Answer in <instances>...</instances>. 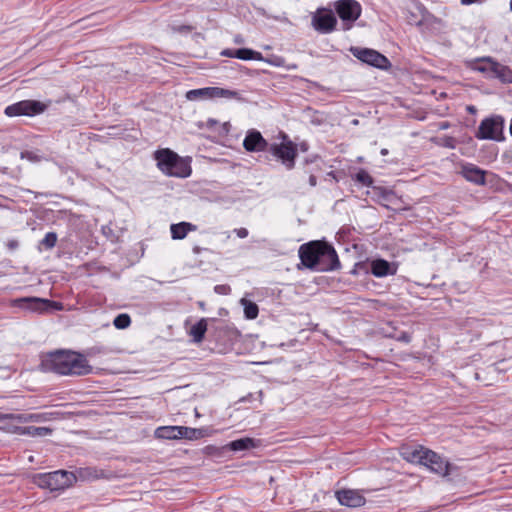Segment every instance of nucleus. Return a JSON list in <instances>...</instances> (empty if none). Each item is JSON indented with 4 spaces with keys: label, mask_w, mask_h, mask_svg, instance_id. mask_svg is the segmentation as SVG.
Returning a JSON list of instances; mask_svg holds the SVG:
<instances>
[{
    "label": "nucleus",
    "mask_w": 512,
    "mask_h": 512,
    "mask_svg": "<svg viewBox=\"0 0 512 512\" xmlns=\"http://www.w3.org/2000/svg\"><path fill=\"white\" fill-rule=\"evenodd\" d=\"M299 258L307 269L319 272L335 271L341 263L335 248L326 241H310L300 246Z\"/></svg>",
    "instance_id": "nucleus-1"
},
{
    "label": "nucleus",
    "mask_w": 512,
    "mask_h": 512,
    "mask_svg": "<svg viewBox=\"0 0 512 512\" xmlns=\"http://www.w3.org/2000/svg\"><path fill=\"white\" fill-rule=\"evenodd\" d=\"M40 367L44 372H54L59 375H87L92 367L80 353L70 351H55L45 355Z\"/></svg>",
    "instance_id": "nucleus-2"
},
{
    "label": "nucleus",
    "mask_w": 512,
    "mask_h": 512,
    "mask_svg": "<svg viewBox=\"0 0 512 512\" xmlns=\"http://www.w3.org/2000/svg\"><path fill=\"white\" fill-rule=\"evenodd\" d=\"M154 159L159 170L167 176L186 178L191 175L190 162L168 148L157 150Z\"/></svg>",
    "instance_id": "nucleus-3"
},
{
    "label": "nucleus",
    "mask_w": 512,
    "mask_h": 512,
    "mask_svg": "<svg viewBox=\"0 0 512 512\" xmlns=\"http://www.w3.org/2000/svg\"><path fill=\"white\" fill-rule=\"evenodd\" d=\"M76 480L72 472L57 470L49 473H40L34 477V482L40 488L50 491L64 490L70 487Z\"/></svg>",
    "instance_id": "nucleus-4"
},
{
    "label": "nucleus",
    "mask_w": 512,
    "mask_h": 512,
    "mask_svg": "<svg viewBox=\"0 0 512 512\" xmlns=\"http://www.w3.org/2000/svg\"><path fill=\"white\" fill-rule=\"evenodd\" d=\"M478 64L474 67L475 70L486 75L490 79H498L502 83H512V70L490 57H484L477 60Z\"/></svg>",
    "instance_id": "nucleus-5"
},
{
    "label": "nucleus",
    "mask_w": 512,
    "mask_h": 512,
    "mask_svg": "<svg viewBox=\"0 0 512 512\" xmlns=\"http://www.w3.org/2000/svg\"><path fill=\"white\" fill-rule=\"evenodd\" d=\"M48 107L38 100H22L7 106L4 113L8 117L29 116L33 117L42 114Z\"/></svg>",
    "instance_id": "nucleus-6"
},
{
    "label": "nucleus",
    "mask_w": 512,
    "mask_h": 512,
    "mask_svg": "<svg viewBox=\"0 0 512 512\" xmlns=\"http://www.w3.org/2000/svg\"><path fill=\"white\" fill-rule=\"evenodd\" d=\"M504 128V119L501 116H491L481 121L476 137L478 139H489L495 141H502Z\"/></svg>",
    "instance_id": "nucleus-7"
},
{
    "label": "nucleus",
    "mask_w": 512,
    "mask_h": 512,
    "mask_svg": "<svg viewBox=\"0 0 512 512\" xmlns=\"http://www.w3.org/2000/svg\"><path fill=\"white\" fill-rule=\"evenodd\" d=\"M12 306L36 313H45L51 309L61 310L62 305L59 302L38 297H23L12 300Z\"/></svg>",
    "instance_id": "nucleus-8"
},
{
    "label": "nucleus",
    "mask_w": 512,
    "mask_h": 512,
    "mask_svg": "<svg viewBox=\"0 0 512 512\" xmlns=\"http://www.w3.org/2000/svg\"><path fill=\"white\" fill-rule=\"evenodd\" d=\"M350 52L361 62L375 68L387 70L391 67L389 59L374 49L351 47Z\"/></svg>",
    "instance_id": "nucleus-9"
},
{
    "label": "nucleus",
    "mask_w": 512,
    "mask_h": 512,
    "mask_svg": "<svg viewBox=\"0 0 512 512\" xmlns=\"http://www.w3.org/2000/svg\"><path fill=\"white\" fill-rule=\"evenodd\" d=\"M268 152L276 157L281 163L287 168L292 169L295 165V159L297 157L296 145L287 140L283 143H272L268 148Z\"/></svg>",
    "instance_id": "nucleus-10"
},
{
    "label": "nucleus",
    "mask_w": 512,
    "mask_h": 512,
    "mask_svg": "<svg viewBox=\"0 0 512 512\" xmlns=\"http://www.w3.org/2000/svg\"><path fill=\"white\" fill-rule=\"evenodd\" d=\"M335 10L344 22V30L350 29L361 15V5L356 0H339L335 3Z\"/></svg>",
    "instance_id": "nucleus-11"
},
{
    "label": "nucleus",
    "mask_w": 512,
    "mask_h": 512,
    "mask_svg": "<svg viewBox=\"0 0 512 512\" xmlns=\"http://www.w3.org/2000/svg\"><path fill=\"white\" fill-rule=\"evenodd\" d=\"M422 465L427 467L431 472L443 477L448 476L450 472L455 469V466L448 460L428 448L424 453Z\"/></svg>",
    "instance_id": "nucleus-12"
},
{
    "label": "nucleus",
    "mask_w": 512,
    "mask_h": 512,
    "mask_svg": "<svg viewBox=\"0 0 512 512\" xmlns=\"http://www.w3.org/2000/svg\"><path fill=\"white\" fill-rule=\"evenodd\" d=\"M312 24L320 33H330L335 29L337 19L331 10L319 9L312 18Z\"/></svg>",
    "instance_id": "nucleus-13"
},
{
    "label": "nucleus",
    "mask_w": 512,
    "mask_h": 512,
    "mask_svg": "<svg viewBox=\"0 0 512 512\" xmlns=\"http://www.w3.org/2000/svg\"><path fill=\"white\" fill-rule=\"evenodd\" d=\"M270 144L266 141V139L262 136V134L256 129L248 130L244 140L243 147L248 152H261L267 151Z\"/></svg>",
    "instance_id": "nucleus-14"
},
{
    "label": "nucleus",
    "mask_w": 512,
    "mask_h": 512,
    "mask_svg": "<svg viewBox=\"0 0 512 512\" xmlns=\"http://www.w3.org/2000/svg\"><path fill=\"white\" fill-rule=\"evenodd\" d=\"M397 269V263L389 262L382 258H377L370 262V272L377 278L393 276L397 273Z\"/></svg>",
    "instance_id": "nucleus-15"
},
{
    "label": "nucleus",
    "mask_w": 512,
    "mask_h": 512,
    "mask_svg": "<svg viewBox=\"0 0 512 512\" xmlns=\"http://www.w3.org/2000/svg\"><path fill=\"white\" fill-rule=\"evenodd\" d=\"M338 502L347 507H360L365 504V498L356 490L342 489L335 493Z\"/></svg>",
    "instance_id": "nucleus-16"
},
{
    "label": "nucleus",
    "mask_w": 512,
    "mask_h": 512,
    "mask_svg": "<svg viewBox=\"0 0 512 512\" xmlns=\"http://www.w3.org/2000/svg\"><path fill=\"white\" fill-rule=\"evenodd\" d=\"M461 175L475 185H485L486 183V171L471 163L462 166Z\"/></svg>",
    "instance_id": "nucleus-17"
},
{
    "label": "nucleus",
    "mask_w": 512,
    "mask_h": 512,
    "mask_svg": "<svg viewBox=\"0 0 512 512\" xmlns=\"http://www.w3.org/2000/svg\"><path fill=\"white\" fill-rule=\"evenodd\" d=\"M426 451H427V448L419 445L416 447H409V446L402 447L400 453H401V456L403 457V459L407 460L408 462L418 463V464L422 465L423 459H424V453Z\"/></svg>",
    "instance_id": "nucleus-18"
},
{
    "label": "nucleus",
    "mask_w": 512,
    "mask_h": 512,
    "mask_svg": "<svg viewBox=\"0 0 512 512\" xmlns=\"http://www.w3.org/2000/svg\"><path fill=\"white\" fill-rule=\"evenodd\" d=\"M197 226L190 222H180L177 224H172L170 226L171 237L174 240H182L187 234L191 231H195Z\"/></svg>",
    "instance_id": "nucleus-19"
},
{
    "label": "nucleus",
    "mask_w": 512,
    "mask_h": 512,
    "mask_svg": "<svg viewBox=\"0 0 512 512\" xmlns=\"http://www.w3.org/2000/svg\"><path fill=\"white\" fill-rule=\"evenodd\" d=\"M257 446L256 440L249 437L240 438L225 445L227 452L246 451Z\"/></svg>",
    "instance_id": "nucleus-20"
},
{
    "label": "nucleus",
    "mask_w": 512,
    "mask_h": 512,
    "mask_svg": "<svg viewBox=\"0 0 512 512\" xmlns=\"http://www.w3.org/2000/svg\"><path fill=\"white\" fill-rule=\"evenodd\" d=\"M208 436L207 428L179 426V439L197 440Z\"/></svg>",
    "instance_id": "nucleus-21"
},
{
    "label": "nucleus",
    "mask_w": 512,
    "mask_h": 512,
    "mask_svg": "<svg viewBox=\"0 0 512 512\" xmlns=\"http://www.w3.org/2000/svg\"><path fill=\"white\" fill-rule=\"evenodd\" d=\"M15 432L19 435H27L31 437H45L52 434L49 427L23 426L16 427Z\"/></svg>",
    "instance_id": "nucleus-22"
},
{
    "label": "nucleus",
    "mask_w": 512,
    "mask_h": 512,
    "mask_svg": "<svg viewBox=\"0 0 512 512\" xmlns=\"http://www.w3.org/2000/svg\"><path fill=\"white\" fill-rule=\"evenodd\" d=\"M215 87H204L199 89H192L186 93V98L190 101L200 99H214Z\"/></svg>",
    "instance_id": "nucleus-23"
},
{
    "label": "nucleus",
    "mask_w": 512,
    "mask_h": 512,
    "mask_svg": "<svg viewBox=\"0 0 512 512\" xmlns=\"http://www.w3.org/2000/svg\"><path fill=\"white\" fill-rule=\"evenodd\" d=\"M157 439L176 440L179 439V426H161L155 430Z\"/></svg>",
    "instance_id": "nucleus-24"
},
{
    "label": "nucleus",
    "mask_w": 512,
    "mask_h": 512,
    "mask_svg": "<svg viewBox=\"0 0 512 512\" xmlns=\"http://www.w3.org/2000/svg\"><path fill=\"white\" fill-rule=\"evenodd\" d=\"M206 331L207 319L202 318L190 328L189 334L192 337L193 342L200 343L204 339Z\"/></svg>",
    "instance_id": "nucleus-25"
},
{
    "label": "nucleus",
    "mask_w": 512,
    "mask_h": 512,
    "mask_svg": "<svg viewBox=\"0 0 512 512\" xmlns=\"http://www.w3.org/2000/svg\"><path fill=\"white\" fill-rule=\"evenodd\" d=\"M233 56L241 60H264L263 55L260 52L254 51L249 48L234 49Z\"/></svg>",
    "instance_id": "nucleus-26"
},
{
    "label": "nucleus",
    "mask_w": 512,
    "mask_h": 512,
    "mask_svg": "<svg viewBox=\"0 0 512 512\" xmlns=\"http://www.w3.org/2000/svg\"><path fill=\"white\" fill-rule=\"evenodd\" d=\"M240 302L241 305L243 306L244 315L246 319L252 320L258 316L259 308L255 302L250 301L246 298H242Z\"/></svg>",
    "instance_id": "nucleus-27"
},
{
    "label": "nucleus",
    "mask_w": 512,
    "mask_h": 512,
    "mask_svg": "<svg viewBox=\"0 0 512 512\" xmlns=\"http://www.w3.org/2000/svg\"><path fill=\"white\" fill-rule=\"evenodd\" d=\"M203 454L214 458H223L227 454V448L224 446L207 445L203 448Z\"/></svg>",
    "instance_id": "nucleus-28"
},
{
    "label": "nucleus",
    "mask_w": 512,
    "mask_h": 512,
    "mask_svg": "<svg viewBox=\"0 0 512 512\" xmlns=\"http://www.w3.org/2000/svg\"><path fill=\"white\" fill-rule=\"evenodd\" d=\"M215 98H227V99H237L240 100L241 96L238 91L229 90L225 88L215 87L214 92Z\"/></svg>",
    "instance_id": "nucleus-29"
},
{
    "label": "nucleus",
    "mask_w": 512,
    "mask_h": 512,
    "mask_svg": "<svg viewBox=\"0 0 512 512\" xmlns=\"http://www.w3.org/2000/svg\"><path fill=\"white\" fill-rule=\"evenodd\" d=\"M355 180L366 187H371L373 185L372 176L365 170L361 169L355 174Z\"/></svg>",
    "instance_id": "nucleus-30"
},
{
    "label": "nucleus",
    "mask_w": 512,
    "mask_h": 512,
    "mask_svg": "<svg viewBox=\"0 0 512 512\" xmlns=\"http://www.w3.org/2000/svg\"><path fill=\"white\" fill-rule=\"evenodd\" d=\"M58 236L55 232H48L44 238L40 241V246H43L46 250H51L57 243Z\"/></svg>",
    "instance_id": "nucleus-31"
},
{
    "label": "nucleus",
    "mask_w": 512,
    "mask_h": 512,
    "mask_svg": "<svg viewBox=\"0 0 512 512\" xmlns=\"http://www.w3.org/2000/svg\"><path fill=\"white\" fill-rule=\"evenodd\" d=\"M113 324L117 329H125L130 326L131 318L128 314L122 313L114 318Z\"/></svg>",
    "instance_id": "nucleus-32"
},
{
    "label": "nucleus",
    "mask_w": 512,
    "mask_h": 512,
    "mask_svg": "<svg viewBox=\"0 0 512 512\" xmlns=\"http://www.w3.org/2000/svg\"><path fill=\"white\" fill-rule=\"evenodd\" d=\"M386 336L390 337V338H393V339H395V340H397L399 342H403V343H410L411 339H412L411 334H409L406 331H399V332H397L395 330L393 332H388L386 334Z\"/></svg>",
    "instance_id": "nucleus-33"
},
{
    "label": "nucleus",
    "mask_w": 512,
    "mask_h": 512,
    "mask_svg": "<svg viewBox=\"0 0 512 512\" xmlns=\"http://www.w3.org/2000/svg\"><path fill=\"white\" fill-rule=\"evenodd\" d=\"M21 158L22 159H27L31 162H40L43 157L38 155L36 152L34 151H23L21 152Z\"/></svg>",
    "instance_id": "nucleus-34"
},
{
    "label": "nucleus",
    "mask_w": 512,
    "mask_h": 512,
    "mask_svg": "<svg viewBox=\"0 0 512 512\" xmlns=\"http://www.w3.org/2000/svg\"><path fill=\"white\" fill-rule=\"evenodd\" d=\"M214 291L217 293V294H221V295H227L230 293L231 289H230V286L229 285H225V284H219V285H216L214 287Z\"/></svg>",
    "instance_id": "nucleus-35"
},
{
    "label": "nucleus",
    "mask_w": 512,
    "mask_h": 512,
    "mask_svg": "<svg viewBox=\"0 0 512 512\" xmlns=\"http://www.w3.org/2000/svg\"><path fill=\"white\" fill-rule=\"evenodd\" d=\"M29 422H41L45 420V417L43 414L40 413H32L28 414Z\"/></svg>",
    "instance_id": "nucleus-36"
},
{
    "label": "nucleus",
    "mask_w": 512,
    "mask_h": 512,
    "mask_svg": "<svg viewBox=\"0 0 512 512\" xmlns=\"http://www.w3.org/2000/svg\"><path fill=\"white\" fill-rule=\"evenodd\" d=\"M234 232L239 238H246L248 236V230L246 228L235 229Z\"/></svg>",
    "instance_id": "nucleus-37"
},
{
    "label": "nucleus",
    "mask_w": 512,
    "mask_h": 512,
    "mask_svg": "<svg viewBox=\"0 0 512 512\" xmlns=\"http://www.w3.org/2000/svg\"><path fill=\"white\" fill-rule=\"evenodd\" d=\"M12 418L19 422H29L28 414H17L13 415Z\"/></svg>",
    "instance_id": "nucleus-38"
},
{
    "label": "nucleus",
    "mask_w": 512,
    "mask_h": 512,
    "mask_svg": "<svg viewBox=\"0 0 512 512\" xmlns=\"http://www.w3.org/2000/svg\"><path fill=\"white\" fill-rule=\"evenodd\" d=\"M506 363V360H500L499 362L494 363L495 370L502 371L505 370L507 367L504 365Z\"/></svg>",
    "instance_id": "nucleus-39"
},
{
    "label": "nucleus",
    "mask_w": 512,
    "mask_h": 512,
    "mask_svg": "<svg viewBox=\"0 0 512 512\" xmlns=\"http://www.w3.org/2000/svg\"><path fill=\"white\" fill-rule=\"evenodd\" d=\"M268 62L274 66L280 67L282 66L284 60L281 57H275L273 60H269Z\"/></svg>",
    "instance_id": "nucleus-40"
},
{
    "label": "nucleus",
    "mask_w": 512,
    "mask_h": 512,
    "mask_svg": "<svg viewBox=\"0 0 512 512\" xmlns=\"http://www.w3.org/2000/svg\"><path fill=\"white\" fill-rule=\"evenodd\" d=\"M233 53H234L233 49H225L222 51L221 55L235 58V56H233Z\"/></svg>",
    "instance_id": "nucleus-41"
},
{
    "label": "nucleus",
    "mask_w": 512,
    "mask_h": 512,
    "mask_svg": "<svg viewBox=\"0 0 512 512\" xmlns=\"http://www.w3.org/2000/svg\"><path fill=\"white\" fill-rule=\"evenodd\" d=\"M309 184L314 187L317 185V178L314 175H310L309 177Z\"/></svg>",
    "instance_id": "nucleus-42"
},
{
    "label": "nucleus",
    "mask_w": 512,
    "mask_h": 512,
    "mask_svg": "<svg viewBox=\"0 0 512 512\" xmlns=\"http://www.w3.org/2000/svg\"><path fill=\"white\" fill-rule=\"evenodd\" d=\"M202 250H203V248L198 245H195L192 249L193 253L196 255L200 254L202 252Z\"/></svg>",
    "instance_id": "nucleus-43"
},
{
    "label": "nucleus",
    "mask_w": 512,
    "mask_h": 512,
    "mask_svg": "<svg viewBox=\"0 0 512 512\" xmlns=\"http://www.w3.org/2000/svg\"><path fill=\"white\" fill-rule=\"evenodd\" d=\"M216 124H217V121H216V120H214V119H208L206 126H207L208 128H212V127H213L214 125H216Z\"/></svg>",
    "instance_id": "nucleus-44"
},
{
    "label": "nucleus",
    "mask_w": 512,
    "mask_h": 512,
    "mask_svg": "<svg viewBox=\"0 0 512 512\" xmlns=\"http://www.w3.org/2000/svg\"><path fill=\"white\" fill-rule=\"evenodd\" d=\"M86 470L88 471V475L89 476H93L94 478H98L99 477V475L97 474L96 470H93L94 474H92V469L88 468Z\"/></svg>",
    "instance_id": "nucleus-45"
},
{
    "label": "nucleus",
    "mask_w": 512,
    "mask_h": 512,
    "mask_svg": "<svg viewBox=\"0 0 512 512\" xmlns=\"http://www.w3.org/2000/svg\"><path fill=\"white\" fill-rule=\"evenodd\" d=\"M476 1H477V0H461V2H462L463 4H466V5L472 4V3L476 2Z\"/></svg>",
    "instance_id": "nucleus-46"
},
{
    "label": "nucleus",
    "mask_w": 512,
    "mask_h": 512,
    "mask_svg": "<svg viewBox=\"0 0 512 512\" xmlns=\"http://www.w3.org/2000/svg\"><path fill=\"white\" fill-rule=\"evenodd\" d=\"M327 176H328V177H332L333 179L337 180V178H336V174H335V172H334V171H330V172H328V173H327Z\"/></svg>",
    "instance_id": "nucleus-47"
},
{
    "label": "nucleus",
    "mask_w": 512,
    "mask_h": 512,
    "mask_svg": "<svg viewBox=\"0 0 512 512\" xmlns=\"http://www.w3.org/2000/svg\"><path fill=\"white\" fill-rule=\"evenodd\" d=\"M448 127H449V124H448V123H442V124H441V128H442V129H446V128H448Z\"/></svg>",
    "instance_id": "nucleus-48"
},
{
    "label": "nucleus",
    "mask_w": 512,
    "mask_h": 512,
    "mask_svg": "<svg viewBox=\"0 0 512 512\" xmlns=\"http://www.w3.org/2000/svg\"><path fill=\"white\" fill-rule=\"evenodd\" d=\"M452 141H453V140H452V139H450V141H449V142H447L446 146H447V147H450V148H453L454 146L450 143V142H452Z\"/></svg>",
    "instance_id": "nucleus-49"
},
{
    "label": "nucleus",
    "mask_w": 512,
    "mask_h": 512,
    "mask_svg": "<svg viewBox=\"0 0 512 512\" xmlns=\"http://www.w3.org/2000/svg\"><path fill=\"white\" fill-rule=\"evenodd\" d=\"M381 154H382V155H386V154H388V150H387V149H382V150H381Z\"/></svg>",
    "instance_id": "nucleus-50"
},
{
    "label": "nucleus",
    "mask_w": 512,
    "mask_h": 512,
    "mask_svg": "<svg viewBox=\"0 0 512 512\" xmlns=\"http://www.w3.org/2000/svg\"><path fill=\"white\" fill-rule=\"evenodd\" d=\"M469 110H470V112H473L474 107H472V106H471V107H469Z\"/></svg>",
    "instance_id": "nucleus-51"
},
{
    "label": "nucleus",
    "mask_w": 512,
    "mask_h": 512,
    "mask_svg": "<svg viewBox=\"0 0 512 512\" xmlns=\"http://www.w3.org/2000/svg\"><path fill=\"white\" fill-rule=\"evenodd\" d=\"M510 10L512 11V0H510Z\"/></svg>",
    "instance_id": "nucleus-52"
}]
</instances>
